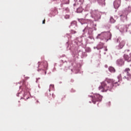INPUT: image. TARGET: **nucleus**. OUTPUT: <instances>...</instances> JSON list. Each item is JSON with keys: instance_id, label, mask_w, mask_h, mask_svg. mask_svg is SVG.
<instances>
[{"instance_id": "aec40b11", "label": "nucleus", "mask_w": 131, "mask_h": 131, "mask_svg": "<svg viewBox=\"0 0 131 131\" xmlns=\"http://www.w3.org/2000/svg\"><path fill=\"white\" fill-rule=\"evenodd\" d=\"M105 51H107V49H106Z\"/></svg>"}, {"instance_id": "9b49d317", "label": "nucleus", "mask_w": 131, "mask_h": 131, "mask_svg": "<svg viewBox=\"0 0 131 131\" xmlns=\"http://www.w3.org/2000/svg\"><path fill=\"white\" fill-rule=\"evenodd\" d=\"M81 11H82V9L81 8H79L77 10V11L78 12V13H80Z\"/></svg>"}, {"instance_id": "9d476101", "label": "nucleus", "mask_w": 131, "mask_h": 131, "mask_svg": "<svg viewBox=\"0 0 131 131\" xmlns=\"http://www.w3.org/2000/svg\"><path fill=\"white\" fill-rule=\"evenodd\" d=\"M126 11L127 12H131V6H128L127 8H126Z\"/></svg>"}, {"instance_id": "f3484780", "label": "nucleus", "mask_w": 131, "mask_h": 131, "mask_svg": "<svg viewBox=\"0 0 131 131\" xmlns=\"http://www.w3.org/2000/svg\"><path fill=\"white\" fill-rule=\"evenodd\" d=\"M118 77H121V75H119V76H118Z\"/></svg>"}, {"instance_id": "1a4fd4ad", "label": "nucleus", "mask_w": 131, "mask_h": 131, "mask_svg": "<svg viewBox=\"0 0 131 131\" xmlns=\"http://www.w3.org/2000/svg\"><path fill=\"white\" fill-rule=\"evenodd\" d=\"M98 50H100L101 49H103V43H100L97 46Z\"/></svg>"}, {"instance_id": "7ed1b4c3", "label": "nucleus", "mask_w": 131, "mask_h": 131, "mask_svg": "<svg viewBox=\"0 0 131 131\" xmlns=\"http://www.w3.org/2000/svg\"><path fill=\"white\" fill-rule=\"evenodd\" d=\"M102 98H103V97L100 94H95L94 97L92 98V103L96 104V102L102 101Z\"/></svg>"}, {"instance_id": "6e6552de", "label": "nucleus", "mask_w": 131, "mask_h": 131, "mask_svg": "<svg viewBox=\"0 0 131 131\" xmlns=\"http://www.w3.org/2000/svg\"><path fill=\"white\" fill-rule=\"evenodd\" d=\"M108 70H109V71H110V72H112L113 73H114V72H115V69H114V68H113L112 67H110L108 68Z\"/></svg>"}, {"instance_id": "a211bd4d", "label": "nucleus", "mask_w": 131, "mask_h": 131, "mask_svg": "<svg viewBox=\"0 0 131 131\" xmlns=\"http://www.w3.org/2000/svg\"><path fill=\"white\" fill-rule=\"evenodd\" d=\"M129 56L131 58V53L129 54Z\"/></svg>"}, {"instance_id": "ddd939ff", "label": "nucleus", "mask_w": 131, "mask_h": 131, "mask_svg": "<svg viewBox=\"0 0 131 131\" xmlns=\"http://www.w3.org/2000/svg\"><path fill=\"white\" fill-rule=\"evenodd\" d=\"M70 17V16L69 15H66L65 16V18L66 19H69Z\"/></svg>"}, {"instance_id": "39448f33", "label": "nucleus", "mask_w": 131, "mask_h": 131, "mask_svg": "<svg viewBox=\"0 0 131 131\" xmlns=\"http://www.w3.org/2000/svg\"><path fill=\"white\" fill-rule=\"evenodd\" d=\"M121 3V0H115V1L114 3L115 9H118V8H119V7L120 6Z\"/></svg>"}, {"instance_id": "dca6fc26", "label": "nucleus", "mask_w": 131, "mask_h": 131, "mask_svg": "<svg viewBox=\"0 0 131 131\" xmlns=\"http://www.w3.org/2000/svg\"><path fill=\"white\" fill-rule=\"evenodd\" d=\"M46 24V19H44L43 21H42V24Z\"/></svg>"}, {"instance_id": "0eeeda50", "label": "nucleus", "mask_w": 131, "mask_h": 131, "mask_svg": "<svg viewBox=\"0 0 131 131\" xmlns=\"http://www.w3.org/2000/svg\"><path fill=\"white\" fill-rule=\"evenodd\" d=\"M117 63L121 66L124 64V61L122 59H119L117 60Z\"/></svg>"}, {"instance_id": "f03ea898", "label": "nucleus", "mask_w": 131, "mask_h": 131, "mask_svg": "<svg viewBox=\"0 0 131 131\" xmlns=\"http://www.w3.org/2000/svg\"><path fill=\"white\" fill-rule=\"evenodd\" d=\"M123 76L127 80L131 79V70L129 68L125 69L123 73Z\"/></svg>"}, {"instance_id": "6ab92c4d", "label": "nucleus", "mask_w": 131, "mask_h": 131, "mask_svg": "<svg viewBox=\"0 0 131 131\" xmlns=\"http://www.w3.org/2000/svg\"><path fill=\"white\" fill-rule=\"evenodd\" d=\"M37 102L38 103V101H37Z\"/></svg>"}, {"instance_id": "423d86ee", "label": "nucleus", "mask_w": 131, "mask_h": 131, "mask_svg": "<svg viewBox=\"0 0 131 131\" xmlns=\"http://www.w3.org/2000/svg\"><path fill=\"white\" fill-rule=\"evenodd\" d=\"M124 59L125 60V61H127L128 62H130L131 61L130 56L126 54L124 55Z\"/></svg>"}, {"instance_id": "4468645a", "label": "nucleus", "mask_w": 131, "mask_h": 131, "mask_svg": "<svg viewBox=\"0 0 131 131\" xmlns=\"http://www.w3.org/2000/svg\"><path fill=\"white\" fill-rule=\"evenodd\" d=\"M103 35H104V34L103 33H102L100 34H98V37H99L100 36H103Z\"/></svg>"}, {"instance_id": "20e7f679", "label": "nucleus", "mask_w": 131, "mask_h": 131, "mask_svg": "<svg viewBox=\"0 0 131 131\" xmlns=\"http://www.w3.org/2000/svg\"><path fill=\"white\" fill-rule=\"evenodd\" d=\"M117 41V42H118V41L119 42V49H122V48L124 47L125 45V41L123 40L120 41V38H118Z\"/></svg>"}, {"instance_id": "2eb2a0df", "label": "nucleus", "mask_w": 131, "mask_h": 131, "mask_svg": "<svg viewBox=\"0 0 131 131\" xmlns=\"http://www.w3.org/2000/svg\"><path fill=\"white\" fill-rule=\"evenodd\" d=\"M73 24H76V21H73L71 23V25H73Z\"/></svg>"}, {"instance_id": "f8f14e48", "label": "nucleus", "mask_w": 131, "mask_h": 131, "mask_svg": "<svg viewBox=\"0 0 131 131\" xmlns=\"http://www.w3.org/2000/svg\"><path fill=\"white\" fill-rule=\"evenodd\" d=\"M44 63H45L44 68H47L48 67V62L47 61H45Z\"/></svg>"}, {"instance_id": "f257e3e1", "label": "nucleus", "mask_w": 131, "mask_h": 131, "mask_svg": "<svg viewBox=\"0 0 131 131\" xmlns=\"http://www.w3.org/2000/svg\"><path fill=\"white\" fill-rule=\"evenodd\" d=\"M117 86L119 85V84L115 81H113L112 80H110L105 82H103L101 83V85L99 86V90L101 92H107V91H111L113 89V86Z\"/></svg>"}]
</instances>
